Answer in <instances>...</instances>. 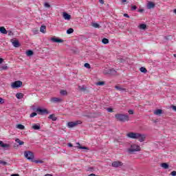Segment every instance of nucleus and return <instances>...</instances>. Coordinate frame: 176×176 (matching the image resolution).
<instances>
[{
	"label": "nucleus",
	"mask_w": 176,
	"mask_h": 176,
	"mask_svg": "<svg viewBox=\"0 0 176 176\" xmlns=\"http://www.w3.org/2000/svg\"><path fill=\"white\" fill-rule=\"evenodd\" d=\"M60 93L61 96H67V91H65V90H61L60 91Z\"/></svg>",
	"instance_id": "nucleus-34"
},
{
	"label": "nucleus",
	"mask_w": 176,
	"mask_h": 176,
	"mask_svg": "<svg viewBox=\"0 0 176 176\" xmlns=\"http://www.w3.org/2000/svg\"><path fill=\"white\" fill-rule=\"evenodd\" d=\"M137 10V6H131V10Z\"/></svg>",
	"instance_id": "nucleus-42"
},
{
	"label": "nucleus",
	"mask_w": 176,
	"mask_h": 176,
	"mask_svg": "<svg viewBox=\"0 0 176 176\" xmlns=\"http://www.w3.org/2000/svg\"><path fill=\"white\" fill-rule=\"evenodd\" d=\"M45 176H53V175L47 173V174H45Z\"/></svg>",
	"instance_id": "nucleus-54"
},
{
	"label": "nucleus",
	"mask_w": 176,
	"mask_h": 176,
	"mask_svg": "<svg viewBox=\"0 0 176 176\" xmlns=\"http://www.w3.org/2000/svg\"><path fill=\"white\" fill-rule=\"evenodd\" d=\"M89 176H96V174L91 173V174L89 175Z\"/></svg>",
	"instance_id": "nucleus-57"
},
{
	"label": "nucleus",
	"mask_w": 176,
	"mask_h": 176,
	"mask_svg": "<svg viewBox=\"0 0 176 176\" xmlns=\"http://www.w3.org/2000/svg\"><path fill=\"white\" fill-rule=\"evenodd\" d=\"M15 141L19 145H24V142L20 140V139H16Z\"/></svg>",
	"instance_id": "nucleus-28"
},
{
	"label": "nucleus",
	"mask_w": 176,
	"mask_h": 176,
	"mask_svg": "<svg viewBox=\"0 0 176 176\" xmlns=\"http://www.w3.org/2000/svg\"><path fill=\"white\" fill-rule=\"evenodd\" d=\"M26 54L28 56V57H31V56L34 54V52H32V50H28L26 52Z\"/></svg>",
	"instance_id": "nucleus-26"
},
{
	"label": "nucleus",
	"mask_w": 176,
	"mask_h": 176,
	"mask_svg": "<svg viewBox=\"0 0 176 176\" xmlns=\"http://www.w3.org/2000/svg\"><path fill=\"white\" fill-rule=\"evenodd\" d=\"M102 42L104 45H107V43H109V40L108 38H102Z\"/></svg>",
	"instance_id": "nucleus-27"
},
{
	"label": "nucleus",
	"mask_w": 176,
	"mask_h": 176,
	"mask_svg": "<svg viewBox=\"0 0 176 176\" xmlns=\"http://www.w3.org/2000/svg\"><path fill=\"white\" fill-rule=\"evenodd\" d=\"M105 85V82L104 81H99L96 82V86H104Z\"/></svg>",
	"instance_id": "nucleus-30"
},
{
	"label": "nucleus",
	"mask_w": 176,
	"mask_h": 176,
	"mask_svg": "<svg viewBox=\"0 0 176 176\" xmlns=\"http://www.w3.org/2000/svg\"><path fill=\"white\" fill-rule=\"evenodd\" d=\"M173 12L175 13V14H176V9H175V10H173Z\"/></svg>",
	"instance_id": "nucleus-58"
},
{
	"label": "nucleus",
	"mask_w": 176,
	"mask_h": 176,
	"mask_svg": "<svg viewBox=\"0 0 176 176\" xmlns=\"http://www.w3.org/2000/svg\"><path fill=\"white\" fill-rule=\"evenodd\" d=\"M155 4L153 1H148L147 3V9H153L155 8Z\"/></svg>",
	"instance_id": "nucleus-11"
},
{
	"label": "nucleus",
	"mask_w": 176,
	"mask_h": 176,
	"mask_svg": "<svg viewBox=\"0 0 176 176\" xmlns=\"http://www.w3.org/2000/svg\"><path fill=\"white\" fill-rule=\"evenodd\" d=\"M107 112H110L111 113H112L113 112V109L109 107L107 109Z\"/></svg>",
	"instance_id": "nucleus-38"
},
{
	"label": "nucleus",
	"mask_w": 176,
	"mask_h": 176,
	"mask_svg": "<svg viewBox=\"0 0 176 176\" xmlns=\"http://www.w3.org/2000/svg\"><path fill=\"white\" fill-rule=\"evenodd\" d=\"M37 113L36 112H33L30 114V118H34V116H36Z\"/></svg>",
	"instance_id": "nucleus-39"
},
{
	"label": "nucleus",
	"mask_w": 176,
	"mask_h": 176,
	"mask_svg": "<svg viewBox=\"0 0 176 176\" xmlns=\"http://www.w3.org/2000/svg\"><path fill=\"white\" fill-rule=\"evenodd\" d=\"M68 146H69V148H72V146H74V145L72 143H68Z\"/></svg>",
	"instance_id": "nucleus-46"
},
{
	"label": "nucleus",
	"mask_w": 176,
	"mask_h": 176,
	"mask_svg": "<svg viewBox=\"0 0 176 176\" xmlns=\"http://www.w3.org/2000/svg\"><path fill=\"white\" fill-rule=\"evenodd\" d=\"M14 47H20V43L17 40H11Z\"/></svg>",
	"instance_id": "nucleus-10"
},
{
	"label": "nucleus",
	"mask_w": 176,
	"mask_h": 176,
	"mask_svg": "<svg viewBox=\"0 0 176 176\" xmlns=\"http://www.w3.org/2000/svg\"><path fill=\"white\" fill-rule=\"evenodd\" d=\"M128 138H131L132 140H138L140 142H144L146 138L145 134H142L140 133L129 132L126 134Z\"/></svg>",
	"instance_id": "nucleus-1"
},
{
	"label": "nucleus",
	"mask_w": 176,
	"mask_h": 176,
	"mask_svg": "<svg viewBox=\"0 0 176 176\" xmlns=\"http://www.w3.org/2000/svg\"><path fill=\"white\" fill-rule=\"evenodd\" d=\"M0 164H3V166H6V164H8V162L0 160Z\"/></svg>",
	"instance_id": "nucleus-40"
},
{
	"label": "nucleus",
	"mask_w": 176,
	"mask_h": 176,
	"mask_svg": "<svg viewBox=\"0 0 176 176\" xmlns=\"http://www.w3.org/2000/svg\"><path fill=\"white\" fill-rule=\"evenodd\" d=\"M140 72H142L143 74H146L148 72V70H146V68L142 67L140 69Z\"/></svg>",
	"instance_id": "nucleus-24"
},
{
	"label": "nucleus",
	"mask_w": 176,
	"mask_h": 176,
	"mask_svg": "<svg viewBox=\"0 0 176 176\" xmlns=\"http://www.w3.org/2000/svg\"><path fill=\"white\" fill-rule=\"evenodd\" d=\"M8 35L9 36L13 35V32L12 31L8 32Z\"/></svg>",
	"instance_id": "nucleus-48"
},
{
	"label": "nucleus",
	"mask_w": 176,
	"mask_h": 176,
	"mask_svg": "<svg viewBox=\"0 0 176 176\" xmlns=\"http://www.w3.org/2000/svg\"><path fill=\"white\" fill-rule=\"evenodd\" d=\"M3 63V58H0V64H2Z\"/></svg>",
	"instance_id": "nucleus-51"
},
{
	"label": "nucleus",
	"mask_w": 176,
	"mask_h": 176,
	"mask_svg": "<svg viewBox=\"0 0 176 176\" xmlns=\"http://www.w3.org/2000/svg\"><path fill=\"white\" fill-rule=\"evenodd\" d=\"M115 118L116 120H118V122H122L123 123H124V122H129V120H130V118L129 117V116L122 113H116L115 115Z\"/></svg>",
	"instance_id": "nucleus-2"
},
{
	"label": "nucleus",
	"mask_w": 176,
	"mask_h": 176,
	"mask_svg": "<svg viewBox=\"0 0 176 176\" xmlns=\"http://www.w3.org/2000/svg\"><path fill=\"white\" fill-rule=\"evenodd\" d=\"M138 12H139L140 13H142V12H144V9H140V10H138Z\"/></svg>",
	"instance_id": "nucleus-49"
},
{
	"label": "nucleus",
	"mask_w": 176,
	"mask_h": 176,
	"mask_svg": "<svg viewBox=\"0 0 176 176\" xmlns=\"http://www.w3.org/2000/svg\"><path fill=\"white\" fill-rule=\"evenodd\" d=\"M170 175H173V176H175L176 175V171L175 170L172 171Z\"/></svg>",
	"instance_id": "nucleus-45"
},
{
	"label": "nucleus",
	"mask_w": 176,
	"mask_h": 176,
	"mask_svg": "<svg viewBox=\"0 0 176 176\" xmlns=\"http://www.w3.org/2000/svg\"><path fill=\"white\" fill-rule=\"evenodd\" d=\"M78 124H82V121L77 120L76 122H69L67 123V127H69V129H72V127H75L76 126H78Z\"/></svg>",
	"instance_id": "nucleus-5"
},
{
	"label": "nucleus",
	"mask_w": 176,
	"mask_h": 176,
	"mask_svg": "<svg viewBox=\"0 0 176 176\" xmlns=\"http://www.w3.org/2000/svg\"><path fill=\"white\" fill-rule=\"evenodd\" d=\"M124 17H127L129 19L130 16L127 14H124Z\"/></svg>",
	"instance_id": "nucleus-50"
},
{
	"label": "nucleus",
	"mask_w": 176,
	"mask_h": 176,
	"mask_svg": "<svg viewBox=\"0 0 176 176\" xmlns=\"http://www.w3.org/2000/svg\"><path fill=\"white\" fill-rule=\"evenodd\" d=\"M2 69H8V66H3Z\"/></svg>",
	"instance_id": "nucleus-53"
},
{
	"label": "nucleus",
	"mask_w": 176,
	"mask_h": 176,
	"mask_svg": "<svg viewBox=\"0 0 176 176\" xmlns=\"http://www.w3.org/2000/svg\"><path fill=\"white\" fill-rule=\"evenodd\" d=\"M77 145H78V149H89L87 146H80V144H79V143H77Z\"/></svg>",
	"instance_id": "nucleus-31"
},
{
	"label": "nucleus",
	"mask_w": 176,
	"mask_h": 176,
	"mask_svg": "<svg viewBox=\"0 0 176 176\" xmlns=\"http://www.w3.org/2000/svg\"><path fill=\"white\" fill-rule=\"evenodd\" d=\"M80 90H81V91H86V89L85 88V86L82 87H79Z\"/></svg>",
	"instance_id": "nucleus-41"
},
{
	"label": "nucleus",
	"mask_w": 176,
	"mask_h": 176,
	"mask_svg": "<svg viewBox=\"0 0 176 176\" xmlns=\"http://www.w3.org/2000/svg\"><path fill=\"white\" fill-rule=\"evenodd\" d=\"M121 2H122V3H124V2H127V0H121Z\"/></svg>",
	"instance_id": "nucleus-55"
},
{
	"label": "nucleus",
	"mask_w": 176,
	"mask_h": 176,
	"mask_svg": "<svg viewBox=\"0 0 176 176\" xmlns=\"http://www.w3.org/2000/svg\"><path fill=\"white\" fill-rule=\"evenodd\" d=\"M115 89H116V90H118L119 91H124V93H127V91H129L128 89L123 88L119 85H116Z\"/></svg>",
	"instance_id": "nucleus-8"
},
{
	"label": "nucleus",
	"mask_w": 176,
	"mask_h": 176,
	"mask_svg": "<svg viewBox=\"0 0 176 176\" xmlns=\"http://www.w3.org/2000/svg\"><path fill=\"white\" fill-rule=\"evenodd\" d=\"M108 74H111V75H116V72L113 69H110L108 71Z\"/></svg>",
	"instance_id": "nucleus-23"
},
{
	"label": "nucleus",
	"mask_w": 176,
	"mask_h": 176,
	"mask_svg": "<svg viewBox=\"0 0 176 176\" xmlns=\"http://www.w3.org/2000/svg\"><path fill=\"white\" fill-rule=\"evenodd\" d=\"M63 17L65 20H71V15L67 12L63 13Z\"/></svg>",
	"instance_id": "nucleus-13"
},
{
	"label": "nucleus",
	"mask_w": 176,
	"mask_h": 176,
	"mask_svg": "<svg viewBox=\"0 0 176 176\" xmlns=\"http://www.w3.org/2000/svg\"><path fill=\"white\" fill-rule=\"evenodd\" d=\"M141 151V147L135 144L131 145V147L129 148V153H134L135 152H140Z\"/></svg>",
	"instance_id": "nucleus-3"
},
{
	"label": "nucleus",
	"mask_w": 176,
	"mask_h": 176,
	"mask_svg": "<svg viewBox=\"0 0 176 176\" xmlns=\"http://www.w3.org/2000/svg\"><path fill=\"white\" fill-rule=\"evenodd\" d=\"M49 119H51L53 122H56V120H57V117H56V115L54 114H51L49 116Z\"/></svg>",
	"instance_id": "nucleus-17"
},
{
	"label": "nucleus",
	"mask_w": 176,
	"mask_h": 176,
	"mask_svg": "<svg viewBox=\"0 0 176 176\" xmlns=\"http://www.w3.org/2000/svg\"><path fill=\"white\" fill-rule=\"evenodd\" d=\"M32 162L34 163L40 164H43V161H42V160H34V159H33V161H32Z\"/></svg>",
	"instance_id": "nucleus-32"
},
{
	"label": "nucleus",
	"mask_w": 176,
	"mask_h": 176,
	"mask_svg": "<svg viewBox=\"0 0 176 176\" xmlns=\"http://www.w3.org/2000/svg\"><path fill=\"white\" fill-rule=\"evenodd\" d=\"M16 129H19V130H24V129H25V126H24V125L23 124H19L16 126Z\"/></svg>",
	"instance_id": "nucleus-25"
},
{
	"label": "nucleus",
	"mask_w": 176,
	"mask_h": 176,
	"mask_svg": "<svg viewBox=\"0 0 176 176\" xmlns=\"http://www.w3.org/2000/svg\"><path fill=\"white\" fill-rule=\"evenodd\" d=\"M40 32L43 34H46V26L45 25H42L40 28Z\"/></svg>",
	"instance_id": "nucleus-16"
},
{
	"label": "nucleus",
	"mask_w": 176,
	"mask_h": 176,
	"mask_svg": "<svg viewBox=\"0 0 176 176\" xmlns=\"http://www.w3.org/2000/svg\"><path fill=\"white\" fill-rule=\"evenodd\" d=\"M37 112H39L40 113H47V109H37Z\"/></svg>",
	"instance_id": "nucleus-20"
},
{
	"label": "nucleus",
	"mask_w": 176,
	"mask_h": 176,
	"mask_svg": "<svg viewBox=\"0 0 176 176\" xmlns=\"http://www.w3.org/2000/svg\"><path fill=\"white\" fill-rule=\"evenodd\" d=\"M32 129H33V130H41V124H32Z\"/></svg>",
	"instance_id": "nucleus-14"
},
{
	"label": "nucleus",
	"mask_w": 176,
	"mask_h": 176,
	"mask_svg": "<svg viewBox=\"0 0 176 176\" xmlns=\"http://www.w3.org/2000/svg\"><path fill=\"white\" fill-rule=\"evenodd\" d=\"M0 32L1 34H3L4 35H6V34H8V30H6V28H5V27L1 26L0 27Z\"/></svg>",
	"instance_id": "nucleus-15"
},
{
	"label": "nucleus",
	"mask_w": 176,
	"mask_h": 176,
	"mask_svg": "<svg viewBox=\"0 0 176 176\" xmlns=\"http://www.w3.org/2000/svg\"><path fill=\"white\" fill-rule=\"evenodd\" d=\"M128 113H129V115H133L134 114V111L133 110H129Z\"/></svg>",
	"instance_id": "nucleus-44"
},
{
	"label": "nucleus",
	"mask_w": 176,
	"mask_h": 176,
	"mask_svg": "<svg viewBox=\"0 0 176 176\" xmlns=\"http://www.w3.org/2000/svg\"><path fill=\"white\" fill-rule=\"evenodd\" d=\"M172 109L176 112V106H173Z\"/></svg>",
	"instance_id": "nucleus-52"
},
{
	"label": "nucleus",
	"mask_w": 176,
	"mask_h": 176,
	"mask_svg": "<svg viewBox=\"0 0 176 176\" xmlns=\"http://www.w3.org/2000/svg\"><path fill=\"white\" fill-rule=\"evenodd\" d=\"M44 6H45V8H47L48 9L50 8V4H49V3H47V2H45L44 3Z\"/></svg>",
	"instance_id": "nucleus-37"
},
{
	"label": "nucleus",
	"mask_w": 176,
	"mask_h": 176,
	"mask_svg": "<svg viewBox=\"0 0 176 176\" xmlns=\"http://www.w3.org/2000/svg\"><path fill=\"white\" fill-rule=\"evenodd\" d=\"M51 41H52V42H54L55 43H63V42H64V40L54 37H52L51 38Z\"/></svg>",
	"instance_id": "nucleus-9"
},
{
	"label": "nucleus",
	"mask_w": 176,
	"mask_h": 176,
	"mask_svg": "<svg viewBox=\"0 0 176 176\" xmlns=\"http://www.w3.org/2000/svg\"><path fill=\"white\" fill-rule=\"evenodd\" d=\"M139 28L140 29V30H145L146 28V24H140V25H139Z\"/></svg>",
	"instance_id": "nucleus-29"
},
{
	"label": "nucleus",
	"mask_w": 176,
	"mask_h": 176,
	"mask_svg": "<svg viewBox=\"0 0 176 176\" xmlns=\"http://www.w3.org/2000/svg\"><path fill=\"white\" fill-rule=\"evenodd\" d=\"M23 85V82L20 80H16L11 84V87L12 89H16V87H21Z\"/></svg>",
	"instance_id": "nucleus-6"
},
{
	"label": "nucleus",
	"mask_w": 176,
	"mask_h": 176,
	"mask_svg": "<svg viewBox=\"0 0 176 176\" xmlns=\"http://www.w3.org/2000/svg\"><path fill=\"white\" fill-rule=\"evenodd\" d=\"M84 66L85 67V68H87L88 69H90V68H91V67H90V64L89 63H85Z\"/></svg>",
	"instance_id": "nucleus-36"
},
{
	"label": "nucleus",
	"mask_w": 176,
	"mask_h": 176,
	"mask_svg": "<svg viewBox=\"0 0 176 176\" xmlns=\"http://www.w3.org/2000/svg\"><path fill=\"white\" fill-rule=\"evenodd\" d=\"M0 104H5V99L0 98Z\"/></svg>",
	"instance_id": "nucleus-43"
},
{
	"label": "nucleus",
	"mask_w": 176,
	"mask_h": 176,
	"mask_svg": "<svg viewBox=\"0 0 176 176\" xmlns=\"http://www.w3.org/2000/svg\"><path fill=\"white\" fill-rule=\"evenodd\" d=\"M16 98H18V100H21V98L24 97V94H23L22 93H17L16 94Z\"/></svg>",
	"instance_id": "nucleus-19"
},
{
	"label": "nucleus",
	"mask_w": 176,
	"mask_h": 176,
	"mask_svg": "<svg viewBox=\"0 0 176 176\" xmlns=\"http://www.w3.org/2000/svg\"><path fill=\"white\" fill-rule=\"evenodd\" d=\"M112 167H122V166H123V162H120V161H115L113 162H112L111 164Z\"/></svg>",
	"instance_id": "nucleus-7"
},
{
	"label": "nucleus",
	"mask_w": 176,
	"mask_h": 176,
	"mask_svg": "<svg viewBox=\"0 0 176 176\" xmlns=\"http://www.w3.org/2000/svg\"><path fill=\"white\" fill-rule=\"evenodd\" d=\"M163 113V110L162 109H157L154 111V115H162Z\"/></svg>",
	"instance_id": "nucleus-21"
},
{
	"label": "nucleus",
	"mask_w": 176,
	"mask_h": 176,
	"mask_svg": "<svg viewBox=\"0 0 176 176\" xmlns=\"http://www.w3.org/2000/svg\"><path fill=\"white\" fill-rule=\"evenodd\" d=\"M174 57H175V58H176V54H174Z\"/></svg>",
	"instance_id": "nucleus-59"
},
{
	"label": "nucleus",
	"mask_w": 176,
	"mask_h": 176,
	"mask_svg": "<svg viewBox=\"0 0 176 176\" xmlns=\"http://www.w3.org/2000/svg\"><path fill=\"white\" fill-rule=\"evenodd\" d=\"M0 146H1V148H9V146H10V145L4 144L3 142L0 141Z\"/></svg>",
	"instance_id": "nucleus-18"
},
{
	"label": "nucleus",
	"mask_w": 176,
	"mask_h": 176,
	"mask_svg": "<svg viewBox=\"0 0 176 176\" xmlns=\"http://www.w3.org/2000/svg\"><path fill=\"white\" fill-rule=\"evenodd\" d=\"M50 101L52 102H54V103H56V102H61L63 101V99H61L60 98H52L50 99Z\"/></svg>",
	"instance_id": "nucleus-12"
},
{
	"label": "nucleus",
	"mask_w": 176,
	"mask_h": 176,
	"mask_svg": "<svg viewBox=\"0 0 176 176\" xmlns=\"http://www.w3.org/2000/svg\"><path fill=\"white\" fill-rule=\"evenodd\" d=\"M24 156L25 157H26V159H28V160H31L32 162H34V153L28 151H25L24 152Z\"/></svg>",
	"instance_id": "nucleus-4"
},
{
	"label": "nucleus",
	"mask_w": 176,
	"mask_h": 176,
	"mask_svg": "<svg viewBox=\"0 0 176 176\" xmlns=\"http://www.w3.org/2000/svg\"><path fill=\"white\" fill-rule=\"evenodd\" d=\"M100 3L104 5V0H99Z\"/></svg>",
	"instance_id": "nucleus-47"
},
{
	"label": "nucleus",
	"mask_w": 176,
	"mask_h": 176,
	"mask_svg": "<svg viewBox=\"0 0 176 176\" xmlns=\"http://www.w3.org/2000/svg\"><path fill=\"white\" fill-rule=\"evenodd\" d=\"M92 27H94V28H100V24L94 23L92 24Z\"/></svg>",
	"instance_id": "nucleus-33"
},
{
	"label": "nucleus",
	"mask_w": 176,
	"mask_h": 176,
	"mask_svg": "<svg viewBox=\"0 0 176 176\" xmlns=\"http://www.w3.org/2000/svg\"><path fill=\"white\" fill-rule=\"evenodd\" d=\"M11 176H19V174H12Z\"/></svg>",
	"instance_id": "nucleus-56"
},
{
	"label": "nucleus",
	"mask_w": 176,
	"mask_h": 176,
	"mask_svg": "<svg viewBox=\"0 0 176 176\" xmlns=\"http://www.w3.org/2000/svg\"><path fill=\"white\" fill-rule=\"evenodd\" d=\"M74 32V30L72 28H69L67 30V34H72Z\"/></svg>",
	"instance_id": "nucleus-35"
},
{
	"label": "nucleus",
	"mask_w": 176,
	"mask_h": 176,
	"mask_svg": "<svg viewBox=\"0 0 176 176\" xmlns=\"http://www.w3.org/2000/svg\"><path fill=\"white\" fill-rule=\"evenodd\" d=\"M161 167H162V168H164L165 170H167V168H168V164L162 163L161 164Z\"/></svg>",
	"instance_id": "nucleus-22"
}]
</instances>
